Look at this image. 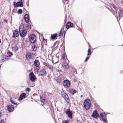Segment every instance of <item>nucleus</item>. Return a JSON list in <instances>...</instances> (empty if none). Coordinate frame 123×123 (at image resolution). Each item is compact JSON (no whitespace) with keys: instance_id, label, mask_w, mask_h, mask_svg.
<instances>
[{"instance_id":"1","label":"nucleus","mask_w":123,"mask_h":123,"mask_svg":"<svg viewBox=\"0 0 123 123\" xmlns=\"http://www.w3.org/2000/svg\"><path fill=\"white\" fill-rule=\"evenodd\" d=\"M19 32L21 37H24L26 35V31L24 29L23 26L22 25H21L19 27Z\"/></svg>"},{"instance_id":"2","label":"nucleus","mask_w":123,"mask_h":123,"mask_svg":"<svg viewBox=\"0 0 123 123\" xmlns=\"http://www.w3.org/2000/svg\"><path fill=\"white\" fill-rule=\"evenodd\" d=\"M91 105V101L88 99L85 100L83 103L84 107L86 110H88L90 108Z\"/></svg>"},{"instance_id":"3","label":"nucleus","mask_w":123,"mask_h":123,"mask_svg":"<svg viewBox=\"0 0 123 123\" xmlns=\"http://www.w3.org/2000/svg\"><path fill=\"white\" fill-rule=\"evenodd\" d=\"M29 39L31 43H34L36 40L35 35L33 34H31L29 37Z\"/></svg>"},{"instance_id":"4","label":"nucleus","mask_w":123,"mask_h":123,"mask_svg":"<svg viewBox=\"0 0 123 123\" xmlns=\"http://www.w3.org/2000/svg\"><path fill=\"white\" fill-rule=\"evenodd\" d=\"M29 77L32 81H34L36 79V77L33 72H31L29 74Z\"/></svg>"},{"instance_id":"5","label":"nucleus","mask_w":123,"mask_h":123,"mask_svg":"<svg viewBox=\"0 0 123 123\" xmlns=\"http://www.w3.org/2000/svg\"><path fill=\"white\" fill-rule=\"evenodd\" d=\"M70 83L68 80H65L63 83V85L64 87H69L70 86Z\"/></svg>"},{"instance_id":"6","label":"nucleus","mask_w":123,"mask_h":123,"mask_svg":"<svg viewBox=\"0 0 123 123\" xmlns=\"http://www.w3.org/2000/svg\"><path fill=\"white\" fill-rule=\"evenodd\" d=\"M66 113L68 117L70 118H72V113L69 109H67L66 110Z\"/></svg>"},{"instance_id":"7","label":"nucleus","mask_w":123,"mask_h":123,"mask_svg":"<svg viewBox=\"0 0 123 123\" xmlns=\"http://www.w3.org/2000/svg\"><path fill=\"white\" fill-rule=\"evenodd\" d=\"M106 116L105 113H101L100 115V117L101 118L102 120L105 122L107 121Z\"/></svg>"},{"instance_id":"8","label":"nucleus","mask_w":123,"mask_h":123,"mask_svg":"<svg viewBox=\"0 0 123 123\" xmlns=\"http://www.w3.org/2000/svg\"><path fill=\"white\" fill-rule=\"evenodd\" d=\"M62 95L66 101L69 103L70 101V99L68 95L66 93H64L62 94Z\"/></svg>"},{"instance_id":"9","label":"nucleus","mask_w":123,"mask_h":123,"mask_svg":"<svg viewBox=\"0 0 123 123\" xmlns=\"http://www.w3.org/2000/svg\"><path fill=\"white\" fill-rule=\"evenodd\" d=\"M7 109L9 111L12 112L14 110V107L13 106L11 105H9L7 107Z\"/></svg>"},{"instance_id":"10","label":"nucleus","mask_w":123,"mask_h":123,"mask_svg":"<svg viewBox=\"0 0 123 123\" xmlns=\"http://www.w3.org/2000/svg\"><path fill=\"white\" fill-rule=\"evenodd\" d=\"M68 91L69 93L72 95L77 92L74 89L72 88H69Z\"/></svg>"},{"instance_id":"11","label":"nucleus","mask_w":123,"mask_h":123,"mask_svg":"<svg viewBox=\"0 0 123 123\" xmlns=\"http://www.w3.org/2000/svg\"><path fill=\"white\" fill-rule=\"evenodd\" d=\"M92 116L93 117L95 118H97L99 116V115L98 114L97 111H94L93 112Z\"/></svg>"},{"instance_id":"12","label":"nucleus","mask_w":123,"mask_h":123,"mask_svg":"<svg viewBox=\"0 0 123 123\" xmlns=\"http://www.w3.org/2000/svg\"><path fill=\"white\" fill-rule=\"evenodd\" d=\"M40 73L41 75L43 76L46 75V72L44 69H42L40 70Z\"/></svg>"},{"instance_id":"13","label":"nucleus","mask_w":123,"mask_h":123,"mask_svg":"<svg viewBox=\"0 0 123 123\" xmlns=\"http://www.w3.org/2000/svg\"><path fill=\"white\" fill-rule=\"evenodd\" d=\"M73 26V24L70 22H68L66 25V28L67 29H68L69 27H72Z\"/></svg>"},{"instance_id":"14","label":"nucleus","mask_w":123,"mask_h":123,"mask_svg":"<svg viewBox=\"0 0 123 123\" xmlns=\"http://www.w3.org/2000/svg\"><path fill=\"white\" fill-rule=\"evenodd\" d=\"M24 18L26 23H28L29 22V16L27 14H26L25 15Z\"/></svg>"},{"instance_id":"15","label":"nucleus","mask_w":123,"mask_h":123,"mask_svg":"<svg viewBox=\"0 0 123 123\" xmlns=\"http://www.w3.org/2000/svg\"><path fill=\"white\" fill-rule=\"evenodd\" d=\"M43 64L45 66L48 67L50 70H52L53 69V68L49 64L44 62Z\"/></svg>"},{"instance_id":"16","label":"nucleus","mask_w":123,"mask_h":123,"mask_svg":"<svg viewBox=\"0 0 123 123\" xmlns=\"http://www.w3.org/2000/svg\"><path fill=\"white\" fill-rule=\"evenodd\" d=\"M34 65L37 67H38L40 65V63L39 61L38 60H35L34 63Z\"/></svg>"},{"instance_id":"17","label":"nucleus","mask_w":123,"mask_h":123,"mask_svg":"<svg viewBox=\"0 0 123 123\" xmlns=\"http://www.w3.org/2000/svg\"><path fill=\"white\" fill-rule=\"evenodd\" d=\"M26 94L24 93H22L20 96L19 98V99L20 100H22L23 98H25Z\"/></svg>"},{"instance_id":"18","label":"nucleus","mask_w":123,"mask_h":123,"mask_svg":"<svg viewBox=\"0 0 123 123\" xmlns=\"http://www.w3.org/2000/svg\"><path fill=\"white\" fill-rule=\"evenodd\" d=\"M18 35V31H15L13 32V37H17Z\"/></svg>"},{"instance_id":"19","label":"nucleus","mask_w":123,"mask_h":123,"mask_svg":"<svg viewBox=\"0 0 123 123\" xmlns=\"http://www.w3.org/2000/svg\"><path fill=\"white\" fill-rule=\"evenodd\" d=\"M23 6V4L22 2L19 1L16 4V6L22 7Z\"/></svg>"},{"instance_id":"20","label":"nucleus","mask_w":123,"mask_h":123,"mask_svg":"<svg viewBox=\"0 0 123 123\" xmlns=\"http://www.w3.org/2000/svg\"><path fill=\"white\" fill-rule=\"evenodd\" d=\"M32 56V55L31 53H28L26 54V58L29 59H31Z\"/></svg>"},{"instance_id":"21","label":"nucleus","mask_w":123,"mask_h":123,"mask_svg":"<svg viewBox=\"0 0 123 123\" xmlns=\"http://www.w3.org/2000/svg\"><path fill=\"white\" fill-rule=\"evenodd\" d=\"M10 100L12 104L14 105H17V103L15 102V101H14V100H13L11 98H10Z\"/></svg>"},{"instance_id":"22","label":"nucleus","mask_w":123,"mask_h":123,"mask_svg":"<svg viewBox=\"0 0 123 123\" xmlns=\"http://www.w3.org/2000/svg\"><path fill=\"white\" fill-rule=\"evenodd\" d=\"M57 34L56 33L55 34L53 35H52L51 36V38L52 39H54L57 36Z\"/></svg>"},{"instance_id":"23","label":"nucleus","mask_w":123,"mask_h":123,"mask_svg":"<svg viewBox=\"0 0 123 123\" xmlns=\"http://www.w3.org/2000/svg\"><path fill=\"white\" fill-rule=\"evenodd\" d=\"M122 15L121 11H120L119 13V18H121L122 17Z\"/></svg>"},{"instance_id":"24","label":"nucleus","mask_w":123,"mask_h":123,"mask_svg":"<svg viewBox=\"0 0 123 123\" xmlns=\"http://www.w3.org/2000/svg\"><path fill=\"white\" fill-rule=\"evenodd\" d=\"M32 49L33 51H35L37 49V47L36 46L34 45L32 46Z\"/></svg>"},{"instance_id":"25","label":"nucleus","mask_w":123,"mask_h":123,"mask_svg":"<svg viewBox=\"0 0 123 123\" xmlns=\"http://www.w3.org/2000/svg\"><path fill=\"white\" fill-rule=\"evenodd\" d=\"M63 67L66 68H67L68 67V66L67 64H64V65H63Z\"/></svg>"},{"instance_id":"26","label":"nucleus","mask_w":123,"mask_h":123,"mask_svg":"<svg viewBox=\"0 0 123 123\" xmlns=\"http://www.w3.org/2000/svg\"><path fill=\"white\" fill-rule=\"evenodd\" d=\"M45 99H42V98H41V104L42 105H43L44 104V102H45Z\"/></svg>"},{"instance_id":"27","label":"nucleus","mask_w":123,"mask_h":123,"mask_svg":"<svg viewBox=\"0 0 123 123\" xmlns=\"http://www.w3.org/2000/svg\"><path fill=\"white\" fill-rule=\"evenodd\" d=\"M87 52L88 53L87 54V55H91V50H90V49H88V50Z\"/></svg>"},{"instance_id":"28","label":"nucleus","mask_w":123,"mask_h":123,"mask_svg":"<svg viewBox=\"0 0 123 123\" xmlns=\"http://www.w3.org/2000/svg\"><path fill=\"white\" fill-rule=\"evenodd\" d=\"M6 60H7V59L6 58V57H3L2 58V62H4L6 61Z\"/></svg>"},{"instance_id":"29","label":"nucleus","mask_w":123,"mask_h":123,"mask_svg":"<svg viewBox=\"0 0 123 123\" xmlns=\"http://www.w3.org/2000/svg\"><path fill=\"white\" fill-rule=\"evenodd\" d=\"M70 120H66L64 121H63L62 123H69Z\"/></svg>"},{"instance_id":"30","label":"nucleus","mask_w":123,"mask_h":123,"mask_svg":"<svg viewBox=\"0 0 123 123\" xmlns=\"http://www.w3.org/2000/svg\"><path fill=\"white\" fill-rule=\"evenodd\" d=\"M13 49L15 51H16L18 50V48L17 47H14Z\"/></svg>"},{"instance_id":"31","label":"nucleus","mask_w":123,"mask_h":123,"mask_svg":"<svg viewBox=\"0 0 123 123\" xmlns=\"http://www.w3.org/2000/svg\"><path fill=\"white\" fill-rule=\"evenodd\" d=\"M22 12V10L21 9H19L18 10V12L19 14H21Z\"/></svg>"},{"instance_id":"32","label":"nucleus","mask_w":123,"mask_h":123,"mask_svg":"<svg viewBox=\"0 0 123 123\" xmlns=\"http://www.w3.org/2000/svg\"><path fill=\"white\" fill-rule=\"evenodd\" d=\"M113 8L114 9L115 11L116 12V13H117V10L116 9V7L114 6H113Z\"/></svg>"},{"instance_id":"33","label":"nucleus","mask_w":123,"mask_h":123,"mask_svg":"<svg viewBox=\"0 0 123 123\" xmlns=\"http://www.w3.org/2000/svg\"><path fill=\"white\" fill-rule=\"evenodd\" d=\"M12 54V53L11 52H9L7 53V55L8 56H10Z\"/></svg>"},{"instance_id":"34","label":"nucleus","mask_w":123,"mask_h":123,"mask_svg":"<svg viewBox=\"0 0 123 123\" xmlns=\"http://www.w3.org/2000/svg\"><path fill=\"white\" fill-rule=\"evenodd\" d=\"M26 91L28 92H29L31 91V89L27 87L26 88Z\"/></svg>"},{"instance_id":"35","label":"nucleus","mask_w":123,"mask_h":123,"mask_svg":"<svg viewBox=\"0 0 123 123\" xmlns=\"http://www.w3.org/2000/svg\"><path fill=\"white\" fill-rule=\"evenodd\" d=\"M65 55L64 54H63L62 55V58L63 60H64L65 59Z\"/></svg>"},{"instance_id":"36","label":"nucleus","mask_w":123,"mask_h":123,"mask_svg":"<svg viewBox=\"0 0 123 123\" xmlns=\"http://www.w3.org/2000/svg\"><path fill=\"white\" fill-rule=\"evenodd\" d=\"M89 59V57H87L84 61L85 62H86Z\"/></svg>"},{"instance_id":"37","label":"nucleus","mask_w":123,"mask_h":123,"mask_svg":"<svg viewBox=\"0 0 123 123\" xmlns=\"http://www.w3.org/2000/svg\"><path fill=\"white\" fill-rule=\"evenodd\" d=\"M39 70V69L38 68H36L35 69V70L36 72H38V70Z\"/></svg>"},{"instance_id":"38","label":"nucleus","mask_w":123,"mask_h":123,"mask_svg":"<svg viewBox=\"0 0 123 123\" xmlns=\"http://www.w3.org/2000/svg\"><path fill=\"white\" fill-rule=\"evenodd\" d=\"M62 29H61V30L60 31V33L59 34V35L60 36L61 35V32H62Z\"/></svg>"},{"instance_id":"39","label":"nucleus","mask_w":123,"mask_h":123,"mask_svg":"<svg viewBox=\"0 0 123 123\" xmlns=\"http://www.w3.org/2000/svg\"><path fill=\"white\" fill-rule=\"evenodd\" d=\"M0 123H4V121L3 120H1L0 121Z\"/></svg>"},{"instance_id":"40","label":"nucleus","mask_w":123,"mask_h":123,"mask_svg":"<svg viewBox=\"0 0 123 123\" xmlns=\"http://www.w3.org/2000/svg\"><path fill=\"white\" fill-rule=\"evenodd\" d=\"M4 21L5 22H7V20L6 19H4Z\"/></svg>"},{"instance_id":"41","label":"nucleus","mask_w":123,"mask_h":123,"mask_svg":"<svg viewBox=\"0 0 123 123\" xmlns=\"http://www.w3.org/2000/svg\"><path fill=\"white\" fill-rule=\"evenodd\" d=\"M61 78V77L60 76H59L58 78V79L59 80H60V78Z\"/></svg>"},{"instance_id":"42","label":"nucleus","mask_w":123,"mask_h":123,"mask_svg":"<svg viewBox=\"0 0 123 123\" xmlns=\"http://www.w3.org/2000/svg\"><path fill=\"white\" fill-rule=\"evenodd\" d=\"M121 2L122 3H123V0H121Z\"/></svg>"},{"instance_id":"43","label":"nucleus","mask_w":123,"mask_h":123,"mask_svg":"<svg viewBox=\"0 0 123 123\" xmlns=\"http://www.w3.org/2000/svg\"><path fill=\"white\" fill-rule=\"evenodd\" d=\"M24 1V0H20V2H22Z\"/></svg>"},{"instance_id":"44","label":"nucleus","mask_w":123,"mask_h":123,"mask_svg":"<svg viewBox=\"0 0 123 123\" xmlns=\"http://www.w3.org/2000/svg\"><path fill=\"white\" fill-rule=\"evenodd\" d=\"M1 40L0 39V43H1Z\"/></svg>"},{"instance_id":"45","label":"nucleus","mask_w":123,"mask_h":123,"mask_svg":"<svg viewBox=\"0 0 123 123\" xmlns=\"http://www.w3.org/2000/svg\"><path fill=\"white\" fill-rule=\"evenodd\" d=\"M65 1H67L68 0H64Z\"/></svg>"},{"instance_id":"46","label":"nucleus","mask_w":123,"mask_h":123,"mask_svg":"<svg viewBox=\"0 0 123 123\" xmlns=\"http://www.w3.org/2000/svg\"><path fill=\"white\" fill-rule=\"evenodd\" d=\"M65 36V32L64 33V37Z\"/></svg>"},{"instance_id":"47","label":"nucleus","mask_w":123,"mask_h":123,"mask_svg":"<svg viewBox=\"0 0 123 123\" xmlns=\"http://www.w3.org/2000/svg\"><path fill=\"white\" fill-rule=\"evenodd\" d=\"M112 9H113V10L114 11H115V10L113 9V8H112Z\"/></svg>"},{"instance_id":"48","label":"nucleus","mask_w":123,"mask_h":123,"mask_svg":"<svg viewBox=\"0 0 123 123\" xmlns=\"http://www.w3.org/2000/svg\"><path fill=\"white\" fill-rule=\"evenodd\" d=\"M116 17L117 18V16Z\"/></svg>"}]
</instances>
